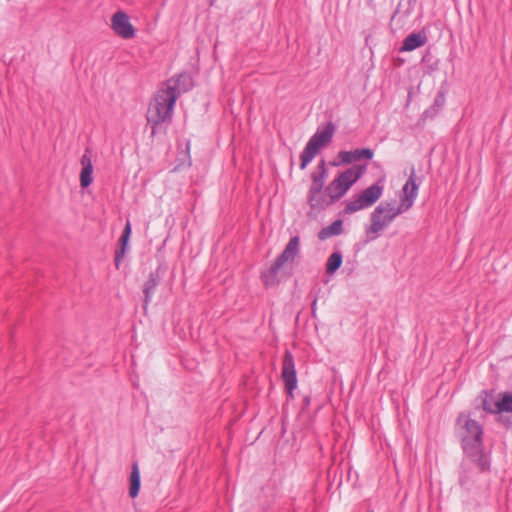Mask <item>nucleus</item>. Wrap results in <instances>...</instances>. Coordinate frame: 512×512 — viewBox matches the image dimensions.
<instances>
[{
	"label": "nucleus",
	"mask_w": 512,
	"mask_h": 512,
	"mask_svg": "<svg viewBox=\"0 0 512 512\" xmlns=\"http://www.w3.org/2000/svg\"><path fill=\"white\" fill-rule=\"evenodd\" d=\"M398 12H399V8H397L396 11L393 13L391 21H393L396 18Z\"/></svg>",
	"instance_id": "28"
},
{
	"label": "nucleus",
	"mask_w": 512,
	"mask_h": 512,
	"mask_svg": "<svg viewBox=\"0 0 512 512\" xmlns=\"http://www.w3.org/2000/svg\"><path fill=\"white\" fill-rule=\"evenodd\" d=\"M300 237L298 235L290 238L284 250L277 256L267 271L261 273V279L266 287H272L279 284L278 273L283 265L288 261H294L300 252Z\"/></svg>",
	"instance_id": "4"
},
{
	"label": "nucleus",
	"mask_w": 512,
	"mask_h": 512,
	"mask_svg": "<svg viewBox=\"0 0 512 512\" xmlns=\"http://www.w3.org/2000/svg\"><path fill=\"white\" fill-rule=\"evenodd\" d=\"M343 262V255L340 251L333 252L327 259L326 262V273L328 275L335 274L341 267Z\"/></svg>",
	"instance_id": "23"
},
{
	"label": "nucleus",
	"mask_w": 512,
	"mask_h": 512,
	"mask_svg": "<svg viewBox=\"0 0 512 512\" xmlns=\"http://www.w3.org/2000/svg\"><path fill=\"white\" fill-rule=\"evenodd\" d=\"M439 69V60L434 61L432 64L427 66V72L431 73Z\"/></svg>",
	"instance_id": "25"
},
{
	"label": "nucleus",
	"mask_w": 512,
	"mask_h": 512,
	"mask_svg": "<svg viewBox=\"0 0 512 512\" xmlns=\"http://www.w3.org/2000/svg\"><path fill=\"white\" fill-rule=\"evenodd\" d=\"M373 156L374 151L370 148H357L352 151L342 150L337 155L339 162H333L332 165H348L351 164L352 162L360 161L361 159L371 160Z\"/></svg>",
	"instance_id": "13"
},
{
	"label": "nucleus",
	"mask_w": 512,
	"mask_h": 512,
	"mask_svg": "<svg viewBox=\"0 0 512 512\" xmlns=\"http://www.w3.org/2000/svg\"><path fill=\"white\" fill-rule=\"evenodd\" d=\"M488 462L487 467L481 466L480 462L474 461L468 456L463 457L459 467L458 483L460 487L466 491H472L478 488L479 475L489 472L491 468V457L489 453H485Z\"/></svg>",
	"instance_id": "7"
},
{
	"label": "nucleus",
	"mask_w": 512,
	"mask_h": 512,
	"mask_svg": "<svg viewBox=\"0 0 512 512\" xmlns=\"http://www.w3.org/2000/svg\"><path fill=\"white\" fill-rule=\"evenodd\" d=\"M500 418L507 426H512V392L500 394V399L493 404Z\"/></svg>",
	"instance_id": "14"
},
{
	"label": "nucleus",
	"mask_w": 512,
	"mask_h": 512,
	"mask_svg": "<svg viewBox=\"0 0 512 512\" xmlns=\"http://www.w3.org/2000/svg\"><path fill=\"white\" fill-rule=\"evenodd\" d=\"M421 180L416 176L415 169L412 168L410 175L402 188V196L400 202L409 209L413 206L420 186Z\"/></svg>",
	"instance_id": "12"
},
{
	"label": "nucleus",
	"mask_w": 512,
	"mask_h": 512,
	"mask_svg": "<svg viewBox=\"0 0 512 512\" xmlns=\"http://www.w3.org/2000/svg\"><path fill=\"white\" fill-rule=\"evenodd\" d=\"M482 405H483V409L487 412H491V413L497 412L496 409L493 408V405L491 404V402L486 398L483 400Z\"/></svg>",
	"instance_id": "24"
},
{
	"label": "nucleus",
	"mask_w": 512,
	"mask_h": 512,
	"mask_svg": "<svg viewBox=\"0 0 512 512\" xmlns=\"http://www.w3.org/2000/svg\"><path fill=\"white\" fill-rule=\"evenodd\" d=\"M408 210L409 208L401 202L398 205H395L394 202H381L370 214L371 224L367 229V233L378 235L388 227L398 215Z\"/></svg>",
	"instance_id": "5"
},
{
	"label": "nucleus",
	"mask_w": 512,
	"mask_h": 512,
	"mask_svg": "<svg viewBox=\"0 0 512 512\" xmlns=\"http://www.w3.org/2000/svg\"><path fill=\"white\" fill-rule=\"evenodd\" d=\"M446 94H447L446 89L444 87H440V89L438 90V92L434 98L432 105L424 110L422 116L424 118H431V119L436 117L445 105Z\"/></svg>",
	"instance_id": "19"
},
{
	"label": "nucleus",
	"mask_w": 512,
	"mask_h": 512,
	"mask_svg": "<svg viewBox=\"0 0 512 512\" xmlns=\"http://www.w3.org/2000/svg\"><path fill=\"white\" fill-rule=\"evenodd\" d=\"M343 232V220L337 219L332 222L330 225L323 227L318 232V239L324 241L333 236H338Z\"/></svg>",
	"instance_id": "21"
},
{
	"label": "nucleus",
	"mask_w": 512,
	"mask_h": 512,
	"mask_svg": "<svg viewBox=\"0 0 512 512\" xmlns=\"http://www.w3.org/2000/svg\"><path fill=\"white\" fill-rule=\"evenodd\" d=\"M349 190L347 186L339 179L335 178L325 187L327 197V207L340 200Z\"/></svg>",
	"instance_id": "17"
},
{
	"label": "nucleus",
	"mask_w": 512,
	"mask_h": 512,
	"mask_svg": "<svg viewBox=\"0 0 512 512\" xmlns=\"http://www.w3.org/2000/svg\"><path fill=\"white\" fill-rule=\"evenodd\" d=\"M367 512H374L373 510L367 511Z\"/></svg>",
	"instance_id": "30"
},
{
	"label": "nucleus",
	"mask_w": 512,
	"mask_h": 512,
	"mask_svg": "<svg viewBox=\"0 0 512 512\" xmlns=\"http://www.w3.org/2000/svg\"><path fill=\"white\" fill-rule=\"evenodd\" d=\"M184 75L188 77V80H187V81H185L184 79H182V80L179 82V86H180L181 88H183L184 86H186V85H187V86H188V90H189V89L191 88V79H190V77H189L187 74H184Z\"/></svg>",
	"instance_id": "27"
},
{
	"label": "nucleus",
	"mask_w": 512,
	"mask_h": 512,
	"mask_svg": "<svg viewBox=\"0 0 512 512\" xmlns=\"http://www.w3.org/2000/svg\"><path fill=\"white\" fill-rule=\"evenodd\" d=\"M383 186L379 183H374L367 187L359 194L354 196L353 200L346 203L343 213L353 214L359 210L371 207L382 196Z\"/></svg>",
	"instance_id": "8"
},
{
	"label": "nucleus",
	"mask_w": 512,
	"mask_h": 512,
	"mask_svg": "<svg viewBox=\"0 0 512 512\" xmlns=\"http://www.w3.org/2000/svg\"><path fill=\"white\" fill-rule=\"evenodd\" d=\"M130 485H129V496L135 498L138 496L141 487V476L137 462H134L131 467L130 474Z\"/></svg>",
	"instance_id": "22"
},
{
	"label": "nucleus",
	"mask_w": 512,
	"mask_h": 512,
	"mask_svg": "<svg viewBox=\"0 0 512 512\" xmlns=\"http://www.w3.org/2000/svg\"><path fill=\"white\" fill-rule=\"evenodd\" d=\"M111 28L116 35L123 39H131L136 34V29L131 24L129 16L122 10L112 15Z\"/></svg>",
	"instance_id": "10"
},
{
	"label": "nucleus",
	"mask_w": 512,
	"mask_h": 512,
	"mask_svg": "<svg viewBox=\"0 0 512 512\" xmlns=\"http://www.w3.org/2000/svg\"><path fill=\"white\" fill-rule=\"evenodd\" d=\"M282 380L285 384V389L288 396L294 398V390L297 388V374L295 369V362L292 353L286 350L282 362Z\"/></svg>",
	"instance_id": "9"
},
{
	"label": "nucleus",
	"mask_w": 512,
	"mask_h": 512,
	"mask_svg": "<svg viewBox=\"0 0 512 512\" xmlns=\"http://www.w3.org/2000/svg\"><path fill=\"white\" fill-rule=\"evenodd\" d=\"M188 80L185 75H178L169 79L165 86L160 88L150 102L147 110V122L151 126V136L165 131L172 121V115L175 103L183 92L188 91V86L181 88L179 82Z\"/></svg>",
	"instance_id": "1"
},
{
	"label": "nucleus",
	"mask_w": 512,
	"mask_h": 512,
	"mask_svg": "<svg viewBox=\"0 0 512 512\" xmlns=\"http://www.w3.org/2000/svg\"><path fill=\"white\" fill-rule=\"evenodd\" d=\"M328 177V169L325 160H320L316 170L311 173L312 183L307 194V201L311 209L322 211L327 207V197L323 191Z\"/></svg>",
	"instance_id": "6"
},
{
	"label": "nucleus",
	"mask_w": 512,
	"mask_h": 512,
	"mask_svg": "<svg viewBox=\"0 0 512 512\" xmlns=\"http://www.w3.org/2000/svg\"><path fill=\"white\" fill-rule=\"evenodd\" d=\"M81 165L82 170L80 173V186L82 188H87L91 185L93 182V165L91 162V157L89 155L88 149L85 151V153L81 157Z\"/></svg>",
	"instance_id": "18"
},
{
	"label": "nucleus",
	"mask_w": 512,
	"mask_h": 512,
	"mask_svg": "<svg viewBox=\"0 0 512 512\" xmlns=\"http://www.w3.org/2000/svg\"><path fill=\"white\" fill-rule=\"evenodd\" d=\"M131 232H132L131 223L129 220H127L125 227H124L122 234L118 241L119 247L115 250L114 264H115L116 269H119L121 261L128 250Z\"/></svg>",
	"instance_id": "16"
},
{
	"label": "nucleus",
	"mask_w": 512,
	"mask_h": 512,
	"mask_svg": "<svg viewBox=\"0 0 512 512\" xmlns=\"http://www.w3.org/2000/svg\"><path fill=\"white\" fill-rule=\"evenodd\" d=\"M166 271V267L164 265H158L155 270L151 271L148 275L147 280L143 284V309L147 310L148 305L150 304L157 286L160 284L162 275Z\"/></svg>",
	"instance_id": "11"
},
{
	"label": "nucleus",
	"mask_w": 512,
	"mask_h": 512,
	"mask_svg": "<svg viewBox=\"0 0 512 512\" xmlns=\"http://www.w3.org/2000/svg\"><path fill=\"white\" fill-rule=\"evenodd\" d=\"M316 303H317V299H314V301H313V303H312V312H313V313L315 312Z\"/></svg>",
	"instance_id": "29"
},
{
	"label": "nucleus",
	"mask_w": 512,
	"mask_h": 512,
	"mask_svg": "<svg viewBox=\"0 0 512 512\" xmlns=\"http://www.w3.org/2000/svg\"><path fill=\"white\" fill-rule=\"evenodd\" d=\"M428 38L424 31L409 34L403 41L400 51H413L427 42Z\"/></svg>",
	"instance_id": "20"
},
{
	"label": "nucleus",
	"mask_w": 512,
	"mask_h": 512,
	"mask_svg": "<svg viewBox=\"0 0 512 512\" xmlns=\"http://www.w3.org/2000/svg\"><path fill=\"white\" fill-rule=\"evenodd\" d=\"M336 126L332 121L317 128L311 136L300 155V169L304 170L308 164L316 157L322 147L331 142L335 133Z\"/></svg>",
	"instance_id": "3"
},
{
	"label": "nucleus",
	"mask_w": 512,
	"mask_h": 512,
	"mask_svg": "<svg viewBox=\"0 0 512 512\" xmlns=\"http://www.w3.org/2000/svg\"><path fill=\"white\" fill-rule=\"evenodd\" d=\"M310 403H311V396L310 395H305L303 397L302 411L306 410L309 407Z\"/></svg>",
	"instance_id": "26"
},
{
	"label": "nucleus",
	"mask_w": 512,
	"mask_h": 512,
	"mask_svg": "<svg viewBox=\"0 0 512 512\" xmlns=\"http://www.w3.org/2000/svg\"><path fill=\"white\" fill-rule=\"evenodd\" d=\"M366 170L367 164H355L345 171L340 172L337 178L350 189L366 173Z\"/></svg>",
	"instance_id": "15"
},
{
	"label": "nucleus",
	"mask_w": 512,
	"mask_h": 512,
	"mask_svg": "<svg viewBox=\"0 0 512 512\" xmlns=\"http://www.w3.org/2000/svg\"><path fill=\"white\" fill-rule=\"evenodd\" d=\"M456 433L460 438L463 454L480 465L487 467V460L483 443V428L474 419H470L464 413L459 414L456 419Z\"/></svg>",
	"instance_id": "2"
}]
</instances>
